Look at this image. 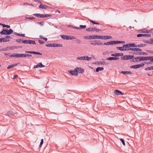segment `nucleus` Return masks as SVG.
<instances>
[{"label":"nucleus","instance_id":"1","mask_svg":"<svg viewBox=\"0 0 153 153\" xmlns=\"http://www.w3.org/2000/svg\"><path fill=\"white\" fill-rule=\"evenodd\" d=\"M112 37L111 36H99V35H93L86 36L83 37V38L85 39H112Z\"/></svg>","mask_w":153,"mask_h":153},{"label":"nucleus","instance_id":"2","mask_svg":"<svg viewBox=\"0 0 153 153\" xmlns=\"http://www.w3.org/2000/svg\"><path fill=\"white\" fill-rule=\"evenodd\" d=\"M13 30L12 29H10L9 30L3 29V30L0 32V34L1 35H9L10 34L13 33Z\"/></svg>","mask_w":153,"mask_h":153},{"label":"nucleus","instance_id":"3","mask_svg":"<svg viewBox=\"0 0 153 153\" xmlns=\"http://www.w3.org/2000/svg\"><path fill=\"white\" fill-rule=\"evenodd\" d=\"M45 46L46 47H62V44H56V43H50L48 44H47L45 45Z\"/></svg>","mask_w":153,"mask_h":153},{"label":"nucleus","instance_id":"4","mask_svg":"<svg viewBox=\"0 0 153 153\" xmlns=\"http://www.w3.org/2000/svg\"><path fill=\"white\" fill-rule=\"evenodd\" d=\"M91 59V57H88V56H82L76 58L77 60H86L87 61H89Z\"/></svg>","mask_w":153,"mask_h":153},{"label":"nucleus","instance_id":"5","mask_svg":"<svg viewBox=\"0 0 153 153\" xmlns=\"http://www.w3.org/2000/svg\"><path fill=\"white\" fill-rule=\"evenodd\" d=\"M78 70V68H76L74 71H68V72L69 73L72 75L75 76H78V73H77V71Z\"/></svg>","mask_w":153,"mask_h":153},{"label":"nucleus","instance_id":"6","mask_svg":"<svg viewBox=\"0 0 153 153\" xmlns=\"http://www.w3.org/2000/svg\"><path fill=\"white\" fill-rule=\"evenodd\" d=\"M22 43L26 44H36L35 41L32 40H24L22 41Z\"/></svg>","mask_w":153,"mask_h":153},{"label":"nucleus","instance_id":"7","mask_svg":"<svg viewBox=\"0 0 153 153\" xmlns=\"http://www.w3.org/2000/svg\"><path fill=\"white\" fill-rule=\"evenodd\" d=\"M124 46L126 48H130L129 47H137V45H135V44L134 43H129L128 44L124 45Z\"/></svg>","mask_w":153,"mask_h":153},{"label":"nucleus","instance_id":"8","mask_svg":"<svg viewBox=\"0 0 153 153\" xmlns=\"http://www.w3.org/2000/svg\"><path fill=\"white\" fill-rule=\"evenodd\" d=\"M25 53H30L32 54H35L37 55H42V53H39L38 52L34 51H25Z\"/></svg>","mask_w":153,"mask_h":153},{"label":"nucleus","instance_id":"9","mask_svg":"<svg viewBox=\"0 0 153 153\" xmlns=\"http://www.w3.org/2000/svg\"><path fill=\"white\" fill-rule=\"evenodd\" d=\"M10 57H23V54H18L14 55H10Z\"/></svg>","mask_w":153,"mask_h":153},{"label":"nucleus","instance_id":"10","mask_svg":"<svg viewBox=\"0 0 153 153\" xmlns=\"http://www.w3.org/2000/svg\"><path fill=\"white\" fill-rule=\"evenodd\" d=\"M114 93L117 95H123L124 94V93L120 91L117 90H115Z\"/></svg>","mask_w":153,"mask_h":153},{"label":"nucleus","instance_id":"11","mask_svg":"<svg viewBox=\"0 0 153 153\" xmlns=\"http://www.w3.org/2000/svg\"><path fill=\"white\" fill-rule=\"evenodd\" d=\"M115 44H116V41H111L107 42L104 43L103 44L105 45H110Z\"/></svg>","mask_w":153,"mask_h":153},{"label":"nucleus","instance_id":"12","mask_svg":"<svg viewBox=\"0 0 153 153\" xmlns=\"http://www.w3.org/2000/svg\"><path fill=\"white\" fill-rule=\"evenodd\" d=\"M124 45H123V46L122 47H116V48L117 49L121 51L128 50V48H126L125 47H124Z\"/></svg>","mask_w":153,"mask_h":153},{"label":"nucleus","instance_id":"13","mask_svg":"<svg viewBox=\"0 0 153 153\" xmlns=\"http://www.w3.org/2000/svg\"><path fill=\"white\" fill-rule=\"evenodd\" d=\"M128 50H131L133 51H142V49H141L137 48H128Z\"/></svg>","mask_w":153,"mask_h":153},{"label":"nucleus","instance_id":"14","mask_svg":"<svg viewBox=\"0 0 153 153\" xmlns=\"http://www.w3.org/2000/svg\"><path fill=\"white\" fill-rule=\"evenodd\" d=\"M151 36V35L148 34H139L137 35V37H139L142 36H146V37H149Z\"/></svg>","mask_w":153,"mask_h":153},{"label":"nucleus","instance_id":"15","mask_svg":"<svg viewBox=\"0 0 153 153\" xmlns=\"http://www.w3.org/2000/svg\"><path fill=\"white\" fill-rule=\"evenodd\" d=\"M45 67V65H43L42 63L40 62L37 65H34V68H36L39 67L42 68L44 67Z\"/></svg>","mask_w":153,"mask_h":153},{"label":"nucleus","instance_id":"16","mask_svg":"<svg viewBox=\"0 0 153 153\" xmlns=\"http://www.w3.org/2000/svg\"><path fill=\"white\" fill-rule=\"evenodd\" d=\"M39 7L42 9H46L48 8H50L49 6L46 5H44L41 4L39 6Z\"/></svg>","mask_w":153,"mask_h":153},{"label":"nucleus","instance_id":"17","mask_svg":"<svg viewBox=\"0 0 153 153\" xmlns=\"http://www.w3.org/2000/svg\"><path fill=\"white\" fill-rule=\"evenodd\" d=\"M133 54H136V55H148V53H146V52H141L140 53L138 52H134L133 53Z\"/></svg>","mask_w":153,"mask_h":153},{"label":"nucleus","instance_id":"18","mask_svg":"<svg viewBox=\"0 0 153 153\" xmlns=\"http://www.w3.org/2000/svg\"><path fill=\"white\" fill-rule=\"evenodd\" d=\"M131 61L133 62H137L140 61L139 56L134 58L131 60Z\"/></svg>","mask_w":153,"mask_h":153},{"label":"nucleus","instance_id":"19","mask_svg":"<svg viewBox=\"0 0 153 153\" xmlns=\"http://www.w3.org/2000/svg\"><path fill=\"white\" fill-rule=\"evenodd\" d=\"M140 61H144L148 60V56L147 57H143L139 56Z\"/></svg>","mask_w":153,"mask_h":153},{"label":"nucleus","instance_id":"20","mask_svg":"<svg viewBox=\"0 0 153 153\" xmlns=\"http://www.w3.org/2000/svg\"><path fill=\"white\" fill-rule=\"evenodd\" d=\"M15 114L13 111H8L6 114V115L8 116H15Z\"/></svg>","mask_w":153,"mask_h":153},{"label":"nucleus","instance_id":"21","mask_svg":"<svg viewBox=\"0 0 153 153\" xmlns=\"http://www.w3.org/2000/svg\"><path fill=\"white\" fill-rule=\"evenodd\" d=\"M119 59V58L118 57H109L108 58H107V59L109 60H118Z\"/></svg>","mask_w":153,"mask_h":153},{"label":"nucleus","instance_id":"22","mask_svg":"<svg viewBox=\"0 0 153 153\" xmlns=\"http://www.w3.org/2000/svg\"><path fill=\"white\" fill-rule=\"evenodd\" d=\"M78 68V70H78L77 71V73H83L84 71V69L82 68L81 67L78 68Z\"/></svg>","mask_w":153,"mask_h":153},{"label":"nucleus","instance_id":"23","mask_svg":"<svg viewBox=\"0 0 153 153\" xmlns=\"http://www.w3.org/2000/svg\"><path fill=\"white\" fill-rule=\"evenodd\" d=\"M90 44L91 45H103V43L101 42H92L90 43Z\"/></svg>","mask_w":153,"mask_h":153},{"label":"nucleus","instance_id":"24","mask_svg":"<svg viewBox=\"0 0 153 153\" xmlns=\"http://www.w3.org/2000/svg\"><path fill=\"white\" fill-rule=\"evenodd\" d=\"M61 37L64 39L69 40V36L62 35L60 36Z\"/></svg>","mask_w":153,"mask_h":153},{"label":"nucleus","instance_id":"25","mask_svg":"<svg viewBox=\"0 0 153 153\" xmlns=\"http://www.w3.org/2000/svg\"><path fill=\"white\" fill-rule=\"evenodd\" d=\"M33 15L39 18H43V14H37V13H35L33 14Z\"/></svg>","mask_w":153,"mask_h":153},{"label":"nucleus","instance_id":"26","mask_svg":"<svg viewBox=\"0 0 153 153\" xmlns=\"http://www.w3.org/2000/svg\"><path fill=\"white\" fill-rule=\"evenodd\" d=\"M95 28L90 27L86 29V30L88 31H95Z\"/></svg>","mask_w":153,"mask_h":153},{"label":"nucleus","instance_id":"27","mask_svg":"<svg viewBox=\"0 0 153 153\" xmlns=\"http://www.w3.org/2000/svg\"><path fill=\"white\" fill-rule=\"evenodd\" d=\"M104 69V68L102 67H97L96 70V72H98L99 71H101L103 70Z\"/></svg>","mask_w":153,"mask_h":153},{"label":"nucleus","instance_id":"28","mask_svg":"<svg viewBox=\"0 0 153 153\" xmlns=\"http://www.w3.org/2000/svg\"><path fill=\"white\" fill-rule=\"evenodd\" d=\"M121 73L123 74H132L130 71H122L121 72Z\"/></svg>","mask_w":153,"mask_h":153},{"label":"nucleus","instance_id":"29","mask_svg":"<svg viewBox=\"0 0 153 153\" xmlns=\"http://www.w3.org/2000/svg\"><path fill=\"white\" fill-rule=\"evenodd\" d=\"M5 37V40H7V42L10 41V39H12L13 38V37L12 36H6Z\"/></svg>","mask_w":153,"mask_h":153},{"label":"nucleus","instance_id":"30","mask_svg":"<svg viewBox=\"0 0 153 153\" xmlns=\"http://www.w3.org/2000/svg\"><path fill=\"white\" fill-rule=\"evenodd\" d=\"M0 25H1L3 27H5L8 28H10V26L8 25H6L2 23H0Z\"/></svg>","mask_w":153,"mask_h":153},{"label":"nucleus","instance_id":"31","mask_svg":"<svg viewBox=\"0 0 153 153\" xmlns=\"http://www.w3.org/2000/svg\"><path fill=\"white\" fill-rule=\"evenodd\" d=\"M148 60H149L150 63H152L153 62V56H148Z\"/></svg>","mask_w":153,"mask_h":153},{"label":"nucleus","instance_id":"32","mask_svg":"<svg viewBox=\"0 0 153 153\" xmlns=\"http://www.w3.org/2000/svg\"><path fill=\"white\" fill-rule=\"evenodd\" d=\"M121 60H127L128 59V55H126L123 56V57H121Z\"/></svg>","mask_w":153,"mask_h":153},{"label":"nucleus","instance_id":"33","mask_svg":"<svg viewBox=\"0 0 153 153\" xmlns=\"http://www.w3.org/2000/svg\"><path fill=\"white\" fill-rule=\"evenodd\" d=\"M25 19H30L32 20H35L36 18L34 17H25Z\"/></svg>","mask_w":153,"mask_h":153},{"label":"nucleus","instance_id":"34","mask_svg":"<svg viewBox=\"0 0 153 153\" xmlns=\"http://www.w3.org/2000/svg\"><path fill=\"white\" fill-rule=\"evenodd\" d=\"M145 70L146 71L153 70V66L147 67L145 68Z\"/></svg>","mask_w":153,"mask_h":153},{"label":"nucleus","instance_id":"35","mask_svg":"<svg viewBox=\"0 0 153 153\" xmlns=\"http://www.w3.org/2000/svg\"><path fill=\"white\" fill-rule=\"evenodd\" d=\"M130 68H138V65L130 66Z\"/></svg>","mask_w":153,"mask_h":153},{"label":"nucleus","instance_id":"36","mask_svg":"<svg viewBox=\"0 0 153 153\" xmlns=\"http://www.w3.org/2000/svg\"><path fill=\"white\" fill-rule=\"evenodd\" d=\"M146 45L145 44H140L137 45V47H145Z\"/></svg>","mask_w":153,"mask_h":153},{"label":"nucleus","instance_id":"37","mask_svg":"<svg viewBox=\"0 0 153 153\" xmlns=\"http://www.w3.org/2000/svg\"><path fill=\"white\" fill-rule=\"evenodd\" d=\"M89 21L91 22L93 24H94V25H95V24H97V25H100V24L99 23L96 22L95 21H94L92 20H90Z\"/></svg>","mask_w":153,"mask_h":153},{"label":"nucleus","instance_id":"38","mask_svg":"<svg viewBox=\"0 0 153 153\" xmlns=\"http://www.w3.org/2000/svg\"><path fill=\"white\" fill-rule=\"evenodd\" d=\"M32 55L28 54L23 53V57H31L32 56Z\"/></svg>","mask_w":153,"mask_h":153},{"label":"nucleus","instance_id":"39","mask_svg":"<svg viewBox=\"0 0 153 153\" xmlns=\"http://www.w3.org/2000/svg\"><path fill=\"white\" fill-rule=\"evenodd\" d=\"M37 23L39 25H40L41 26H43L44 25V22H37Z\"/></svg>","mask_w":153,"mask_h":153},{"label":"nucleus","instance_id":"40","mask_svg":"<svg viewBox=\"0 0 153 153\" xmlns=\"http://www.w3.org/2000/svg\"><path fill=\"white\" fill-rule=\"evenodd\" d=\"M125 43V42L124 41H116V44H119V43Z\"/></svg>","mask_w":153,"mask_h":153},{"label":"nucleus","instance_id":"41","mask_svg":"<svg viewBox=\"0 0 153 153\" xmlns=\"http://www.w3.org/2000/svg\"><path fill=\"white\" fill-rule=\"evenodd\" d=\"M128 59H131L132 58H134V55H128Z\"/></svg>","mask_w":153,"mask_h":153},{"label":"nucleus","instance_id":"42","mask_svg":"<svg viewBox=\"0 0 153 153\" xmlns=\"http://www.w3.org/2000/svg\"><path fill=\"white\" fill-rule=\"evenodd\" d=\"M116 56H121L123 55V53H116Z\"/></svg>","mask_w":153,"mask_h":153},{"label":"nucleus","instance_id":"43","mask_svg":"<svg viewBox=\"0 0 153 153\" xmlns=\"http://www.w3.org/2000/svg\"><path fill=\"white\" fill-rule=\"evenodd\" d=\"M76 38L73 36H69V39H76Z\"/></svg>","mask_w":153,"mask_h":153},{"label":"nucleus","instance_id":"44","mask_svg":"<svg viewBox=\"0 0 153 153\" xmlns=\"http://www.w3.org/2000/svg\"><path fill=\"white\" fill-rule=\"evenodd\" d=\"M22 40L21 39H17L16 40V41L18 43H21L22 42Z\"/></svg>","mask_w":153,"mask_h":153},{"label":"nucleus","instance_id":"45","mask_svg":"<svg viewBox=\"0 0 153 153\" xmlns=\"http://www.w3.org/2000/svg\"><path fill=\"white\" fill-rule=\"evenodd\" d=\"M143 42L145 43L151 44L150 41H149V40H143Z\"/></svg>","mask_w":153,"mask_h":153},{"label":"nucleus","instance_id":"46","mask_svg":"<svg viewBox=\"0 0 153 153\" xmlns=\"http://www.w3.org/2000/svg\"><path fill=\"white\" fill-rule=\"evenodd\" d=\"M86 27V26L85 25H80L79 26V28H80V29H83L85 28Z\"/></svg>","mask_w":153,"mask_h":153},{"label":"nucleus","instance_id":"47","mask_svg":"<svg viewBox=\"0 0 153 153\" xmlns=\"http://www.w3.org/2000/svg\"><path fill=\"white\" fill-rule=\"evenodd\" d=\"M120 141L122 142L124 146H125V143L123 139L121 138L120 139Z\"/></svg>","mask_w":153,"mask_h":153},{"label":"nucleus","instance_id":"48","mask_svg":"<svg viewBox=\"0 0 153 153\" xmlns=\"http://www.w3.org/2000/svg\"><path fill=\"white\" fill-rule=\"evenodd\" d=\"M101 64V65H105V62L104 61H100L99 62V64Z\"/></svg>","mask_w":153,"mask_h":153},{"label":"nucleus","instance_id":"49","mask_svg":"<svg viewBox=\"0 0 153 153\" xmlns=\"http://www.w3.org/2000/svg\"><path fill=\"white\" fill-rule=\"evenodd\" d=\"M138 68L141 67H143L144 65V63H141V64H138Z\"/></svg>","mask_w":153,"mask_h":153},{"label":"nucleus","instance_id":"50","mask_svg":"<svg viewBox=\"0 0 153 153\" xmlns=\"http://www.w3.org/2000/svg\"><path fill=\"white\" fill-rule=\"evenodd\" d=\"M43 143V139H41V141L40 143L39 147H41Z\"/></svg>","mask_w":153,"mask_h":153},{"label":"nucleus","instance_id":"51","mask_svg":"<svg viewBox=\"0 0 153 153\" xmlns=\"http://www.w3.org/2000/svg\"><path fill=\"white\" fill-rule=\"evenodd\" d=\"M1 42H7V40H5V38H1Z\"/></svg>","mask_w":153,"mask_h":153},{"label":"nucleus","instance_id":"52","mask_svg":"<svg viewBox=\"0 0 153 153\" xmlns=\"http://www.w3.org/2000/svg\"><path fill=\"white\" fill-rule=\"evenodd\" d=\"M76 42L78 44H80V43H81V41L78 39H76Z\"/></svg>","mask_w":153,"mask_h":153},{"label":"nucleus","instance_id":"53","mask_svg":"<svg viewBox=\"0 0 153 153\" xmlns=\"http://www.w3.org/2000/svg\"><path fill=\"white\" fill-rule=\"evenodd\" d=\"M13 65L12 64L9 65V66H8L7 67V69H9L10 68H12L13 67Z\"/></svg>","mask_w":153,"mask_h":153},{"label":"nucleus","instance_id":"54","mask_svg":"<svg viewBox=\"0 0 153 153\" xmlns=\"http://www.w3.org/2000/svg\"><path fill=\"white\" fill-rule=\"evenodd\" d=\"M25 34H20L19 33V35H18V36L23 37L25 36Z\"/></svg>","mask_w":153,"mask_h":153},{"label":"nucleus","instance_id":"55","mask_svg":"<svg viewBox=\"0 0 153 153\" xmlns=\"http://www.w3.org/2000/svg\"><path fill=\"white\" fill-rule=\"evenodd\" d=\"M38 42L40 44H43L44 43V41L40 40H39L38 41Z\"/></svg>","mask_w":153,"mask_h":153},{"label":"nucleus","instance_id":"56","mask_svg":"<svg viewBox=\"0 0 153 153\" xmlns=\"http://www.w3.org/2000/svg\"><path fill=\"white\" fill-rule=\"evenodd\" d=\"M18 77V76L17 75H14L13 76V79H16V78H17Z\"/></svg>","mask_w":153,"mask_h":153},{"label":"nucleus","instance_id":"57","mask_svg":"<svg viewBox=\"0 0 153 153\" xmlns=\"http://www.w3.org/2000/svg\"><path fill=\"white\" fill-rule=\"evenodd\" d=\"M34 1L35 2H37L38 3H40L41 4H42V2L40 1H39V0H35Z\"/></svg>","mask_w":153,"mask_h":153},{"label":"nucleus","instance_id":"58","mask_svg":"<svg viewBox=\"0 0 153 153\" xmlns=\"http://www.w3.org/2000/svg\"><path fill=\"white\" fill-rule=\"evenodd\" d=\"M95 31L96 32H98L100 31V30L97 28H95Z\"/></svg>","mask_w":153,"mask_h":153},{"label":"nucleus","instance_id":"59","mask_svg":"<svg viewBox=\"0 0 153 153\" xmlns=\"http://www.w3.org/2000/svg\"><path fill=\"white\" fill-rule=\"evenodd\" d=\"M20 63H16V64H12L13 65V67H15L18 64H19Z\"/></svg>","mask_w":153,"mask_h":153},{"label":"nucleus","instance_id":"60","mask_svg":"<svg viewBox=\"0 0 153 153\" xmlns=\"http://www.w3.org/2000/svg\"><path fill=\"white\" fill-rule=\"evenodd\" d=\"M73 27L74 28H75V29H80V28H79V27Z\"/></svg>","mask_w":153,"mask_h":153},{"label":"nucleus","instance_id":"61","mask_svg":"<svg viewBox=\"0 0 153 153\" xmlns=\"http://www.w3.org/2000/svg\"><path fill=\"white\" fill-rule=\"evenodd\" d=\"M151 44H153V39H151Z\"/></svg>","mask_w":153,"mask_h":153},{"label":"nucleus","instance_id":"62","mask_svg":"<svg viewBox=\"0 0 153 153\" xmlns=\"http://www.w3.org/2000/svg\"><path fill=\"white\" fill-rule=\"evenodd\" d=\"M111 56H116V53L111 54Z\"/></svg>","mask_w":153,"mask_h":153},{"label":"nucleus","instance_id":"63","mask_svg":"<svg viewBox=\"0 0 153 153\" xmlns=\"http://www.w3.org/2000/svg\"><path fill=\"white\" fill-rule=\"evenodd\" d=\"M47 17V15L46 14H43V18H46Z\"/></svg>","mask_w":153,"mask_h":153},{"label":"nucleus","instance_id":"64","mask_svg":"<svg viewBox=\"0 0 153 153\" xmlns=\"http://www.w3.org/2000/svg\"><path fill=\"white\" fill-rule=\"evenodd\" d=\"M148 52L149 53H153V51H148Z\"/></svg>","mask_w":153,"mask_h":153}]
</instances>
